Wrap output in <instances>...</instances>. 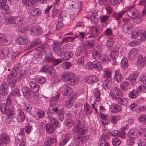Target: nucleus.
<instances>
[{"instance_id":"1","label":"nucleus","mask_w":146,"mask_h":146,"mask_svg":"<svg viewBox=\"0 0 146 146\" xmlns=\"http://www.w3.org/2000/svg\"><path fill=\"white\" fill-rule=\"evenodd\" d=\"M4 23L5 25H10L13 28H17L21 25L23 23V19L20 16H10L7 18L5 17L3 19Z\"/></svg>"},{"instance_id":"2","label":"nucleus","mask_w":146,"mask_h":146,"mask_svg":"<svg viewBox=\"0 0 146 146\" xmlns=\"http://www.w3.org/2000/svg\"><path fill=\"white\" fill-rule=\"evenodd\" d=\"M139 134L137 129L135 128L130 129L127 133V136L129 139L127 140V144L131 146L134 144L135 141L138 138Z\"/></svg>"},{"instance_id":"3","label":"nucleus","mask_w":146,"mask_h":146,"mask_svg":"<svg viewBox=\"0 0 146 146\" xmlns=\"http://www.w3.org/2000/svg\"><path fill=\"white\" fill-rule=\"evenodd\" d=\"M92 97L94 100V102L91 103L92 107L94 108L96 112L97 111L98 108V107L99 102L100 101V93L99 90L97 88H95L93 91Z\"/></svg>"},{"instance_id":"4","label":"nucleus","mask_w":146,"mask_h":146,"mask_svg":"<svg viewBox=\"0 0 146 146\" xmlns=\"http://www.w3.org/2000/svg\"><path fill=\"white\" fill-rule=\"evenodd\" d=\"M122 91L118 87L114 86L112 87L110 93V96L113 100H116L123 96Z\"/></svg>"},{"instance_id":"5","label":"nucleus","mask_w":146,"mask_h":146,"mask_svg":"<svg viewBox=\"0 0 146 146\" xmlns=\"http://www.w3.org/2000/svg\"><path fill=\"white\" fill-rule=\"evenodd\" d=\"M122 21L124 22L122 28L123 32L126 33L130 32L131 29L133 27V25L131 23L130 20L128 18H123Z\"/></svg>"},{"instance_id":"6","label":"nucleus","mask_w":146,"mask_h":146,"mask_svg":"<svg viewBox=\"0 0 146 146\" xmlns=\"http://www.w3.org/2000/svg\"><path fill=\"white\" fill-rule=\"evenodd\" d=\"M7 106L4 103L1 104V111L3 113L6 114L9 117L13 118L15 117L14 112L11 108H7Z\"/></svg>"},{"instance_id":"7","label":"nucleus","mask_w":146,"mask_h":146,"mask_svg":"<svg viewBox=\"0 0 146 146\" xmlns=\"http://www.w3.org/2000/svg\"><path fill=\"white\" fill-rule=\"evenodd\" d=\"M63 43L62 41L55 42L53 43L52 48L53 50L57 56L60 55L62 53L63 49L61 48L60 46Z\"/></svg>"},{"instance_id":"8","label":"nucleus","mask_w":146,"mask_h":146,"mask_svg":"<svg viewBox=\"0 0 146 146\" xmlns=\"http://www.w3.org/2000/svg\"><path fill=\"white\" fill-rule=\"evenodd\" d=\"M30 33L33 35H37L42 33V29L41 27L37 25L31 26L29 29Z\"/></svg>"},{"instance_id":"9","label":"nucleus","mask_w":146,"mask_h":146,"mask_svg":"<svg viewBox=\"0 0 146 146\" xmlns=\"http://www.w3.org/2000/svg\"><path fill=\"white\" fill-rule=\"evenodd\" d=\"M102 51V47L99 45L96 46L92 52V57L95 60H98Z\"/></svg>"},{"instance_id":"10","label":"nucleus","mask_w":146,"mask_h":146,"mask_svg":"<svg viewBox=\"0 0 146 146\" xmlns=\"http://www.w3.org/2000/svg\"><path fill=\"white\" fill-rule=\"evenodd\" d=\"M9 141V138L5 133H2L0 136V146H6Z\"/></svg>"},{"instance_id":"11","label":"nucleus","mask_w":146,"mask_h":146,"mask_svg":"<svg viewBox=\"0 0 146 146\" xmlns=\"http://www.w3.org/2000/svg\"><path fill=\"white\" fill-rule=\"evenodd\" d=\"M60 91L62 94L65 96H69L73 92L72 90L65 84L62 86Z\"/></svg>"},{"instance_id":"12","label":"nucleus","mask_w":146,"mask_h":146,"mask_svg":"<svg viewBox=\"0 0 146 146\" xmlns=\"http://www.w3.org/2000/svg\"><path fill=\"white\" fill-rule=\"evenodd\" d=\"M98 78L96 75H92L84 78V81L88 84H92L97 82L98 80Z\"/></svg>"},{"instance_id":"13","label":"nucleus","mask_w":146,"mask_h":146,"mask_svg":"<svg viewBox=\"0 0 146 146\" xmlns=\"http://www.w3.org/2000/svg\"><path fill=\"white\" fill-rule=\"evenodd\" d=\"M89 138L88 136L86 135L83 137H81L79 135H76L74 138V139L76 144H82L84 143L87 141Z\"/></svg>"},{"instance_id":"14","label":"nucleus","mask_w":146,"mask_h":146,"mask_svg":"<svg viewBox=\"0 0 146 146\" xmlns=\"http://www.w3.org/2000/svg\"><path fill=\"white\" fill-rule=\"evenodd\" d=\"M29 41V38L27 36H23L18 37L16 42L18 44L23 45L27 44Z\"/></svg>"},{"instance_id":"15","label":"nucleus","mask_w":146,"mask_h":146,"mask_svg":"<svg viewBox=\"0 0 146 146\" xmlns=\"http://www.w3.org/2000/svg\"><path fill=\"white\" fill-rule=\"evenodd\" d=\"M73 76V73L69 71L62 72L61 75V79L64 82L68 81L70 78Z\"/></svg>"},{"instance_id":"16","label":"nucleus","mask_w":146,"mask_h":146,"mask_svg":"<svg viewBox=\"0 0 146 146\" xmlns=\"http://www.w3.org/2000/svg\"><path fill=\"white\" fill-rule=\"evenodd\" d=\"M112 80L110 78H108L104 80L102 82L103 88L105 90L109 89L112 85Z\"/></svg>"},{"instance_id":"17","label":"nucleus","mask_w":146,"mask_h":146,"mask_svg":"<svg viewBox=\"0 0 146 146\" xmlns=\"http://www.w3.org/2000/svg\"><path fill=\"white\" fill-rule=\"evenodd\" d=\"M139 51L137 48H133L131 49L129 52V57L131 60H133L137 56Z\"/></svg>"},{"instance_id":"18","label":"nucleus","mask_w":146,"mask_h":146,"mask_svg":"<svg viewBox=\"0 0 146 146\" xmlns=\"http://www.w3.org/2000/svg\"><path fill=\"white\" fill-rule=\"evenodd\" d=\"M17 119L19 122H23L25 120V116L24 113L20 109H18L17 112Z\"/></svg>"},{"instance_id":"19","label":"nucleus","mask_w":146,"mask_h":146,"mask_svg":"<svg viewBox=\"0 0 146 146\" xmlns=\"http://www.w3.org/2000/svg\"><path fill=\"white\" fill-rule=\"evenodd\" d=\"M30 87L32 91L35 93L38 92L40 88L39 85L34 81H32L29 83Z\"/></svg>"},{"instance_id":"20","label":"nucleus","mask_w":146,"mask_h":146,"mask_svg":"<svg viewBox=\"0 0 146 146\" xmlns=\"http://www.w3.org/2000/svg\"><path fill=\"white\" fill-rule=\"evenodd\" d=\"M48 121L50 124L53 125V126H55V127H59L60 125V123L57 120L55 119L50 114L48 115Z\"/></svg>"},{"instance_id":"21","label":"nucleus","mask_w":146,"mask_h":146,"mask_svg":"<svg viewBox=\"0 0 146 146\" xmlns=\"http://www.w3.org/2000/svg\"><path fill=\"white\" fill-rule=\"evenodd\" d=\"M82 52L85 56H87L88 54L87 48L83 45L78 47L76 50V53L77 56H79Z\"/></svg>"},{"instance_id":"22","label":"nucleus","mask_w":146,"mask_h":146,"mask_svg":"<svg viewBox=\"0 0 146 146\" xmlns=\"http://www.w3.org/2000/svg\"><path fill=\"white\" fill-rule=\"evenodd\" d=\"M138 65L140 67H143L146 66V57H143L139 55L138 59Z\"/></svg>"},{"instance_id":"23","label":"nucleus","mask_w":146,"mask_h":146,"mask_svg":"<svg viewBox=\"0 0 146 146\" xmlns=\"http://www.w3.org/2000/svg\"><path fill=\"white\" fill-rule=\"evenodd\" d=\"M41 13V10L39 9L34 8L30 10L28 12L31 16H37L40 15Z\"/></svg>"},{"instance_id":"24","label":"nucleus","mask_w":146,"mask_h":146,"mask_svg":"<svg viewBox=\"0 0 146 146\" xmlns=\"http://www.w3.org/2000/svg\"><path fill=\"white\" fill-rule=\"evenodd\" d=\"M9 51L8 48L5 47L0 50V59H4L8 55Z\"/></svg>"},{"instance_id":"25","label":"nucleus","mask_w":146,"mask_h":146,"mask_svg":"<svg viewBox=\"0 0 146 146\" xmlns=\"http://www.w3.org/2000/svg\"><path fill=\"white\" fill-rule=\"evenodd\" d=\"M9 40L8 37L5 36L4 34L0 33V42L6 45L9 43Z\"/></svg>"},{"instance_id":"26","label":"nucleus","mask_w":146,"mask_h":146,"mask_svg":"<svg viewBox=\"0 0 146 146\" xmlns=\"http://www.w3.org/2000/svg\"><path fill=\"white\" fill-rule=\"evenodd\" d=\"M62 52L63 53L61 54L58 56L61 57L65 60H67L69 59L73 55L72 52L68 51L65 52L63 50H62Z\"/></svg>"},{"instance_id":"27","label":"nucleus","mask_w":146,"mask_h":146,"mask_svg":"<svg viewBox=\"0 0 146 146\" xmlns=\"http://www.w3.org/2000/svg\"><path fill=\"white\" fill-rule=\"evenodd\" d=\"M137 13V10L133 7L129 8L127 11V15L131 18Z\"/></svg>"},{"instance_id":"28","label":"nucleus","mask_w":146,"mask_h":146,"mask_svg":"<svg viewBox=\"0 0 146 146\" xmlns=\"http://www.w3.org/2000/svg\"><path fill=\"white\" fill-rule=\"evenodd\" d=\"M56 142V140L55 139L47 136L45 139L44 145L46 146H49Z\"/></svg>"},{"instance_id":"29","label":"nucleus","mask_w":146,"mask_h":146,"mask_svg":"<svg viewBox=\"0 0 146 146\" xmlns=\"http://www.w3.org/2000/svg\"><path fill=\"white\" fill-rule=\"evenodd\" d=\"M70 138V135L68 134H66L62 139L59 143V145L60 146H63L64 145L69 141Z\"/></svg>"},{"instance_id":"30","label":"nucleus","mask_w":146,"mask_h":146,"mask_svg":"<svg viewBox=\"0 0 146 146\" xmlns=\"http://www.w3.org/2000/svg\"><path fill=\"white\" fill-rule=\"evenodd\" d=\"M82 3L81 2L77 1H73L72 2L71 6L74 8L78 9L80 11L81 9Z\"/></svg>"},{"instance_id":"31","label":"nucleus","mask_w":146,"mask_h":146,"mask_svg":"<svg viewBox=\"0 0 146 146\" xmlns=\"http://www.w3.org/2000/svg\"><path fill=\"white\" fill-rule=\"evenodd\" d=\"M99 58V59H100L104 64H108L109 62V59L108 55L105 54H101Z\"/></svg>"},{"instance_id":"32","label":"nucleus","mask_w":146,"mask_h":146,"mask_svg":"<svg viewBox=\"0 0 146 146\" xmlns=\"http://www.w3.org/2000/svg\"><path fill=\"white\" fill-rule=\"evenodd\" d=\"M131 18L133 19V22L136 24L141 23L142 20L141 16L138 13Z\"/></svg>"},{"instance_id":"33","label":"nucleus","mask_w":146,"mask_h":146,"mask_svg":"<svg viewBox=\"0 0 146 146\" xmlns=\"http://www.w3.org/2000/svg\"><path fill=\"white\" fill-rule=\"evenodd\" d=\"M45 127L46 128V131L48 133H53L54 130V126H52L50 123H47L45 125Z\"/></svg>"},{"instance_id":"34","label":"nucleus","mask_w":146,"mask_h":146,"mask_svg":"<svg viewBox=\"0 0 146 146\" xmlns=\"http://www.w3.org/2000/svg\"><path fill=\"white\" fill-rule=\"evenodd\" d=\"M129 84L127 81L123 82L120 85V88L121 89L124 91H127L129 88Z\"/></svg>"},{"instance_id":"35","label":"nucleus","mask_w":146,"mask_h":146,"mask_svg":"<svg viewBox=\"0 0 146 146\" xmlns=\"http://www.w3.org/2000/svg\"><path fill=\"white\" fill-rule=\"evenodd\" d=\"M8 88V85L6 84L5 83L2 84L0 87V93L3 95L6 94Z\"/></svg>"},{"instance_id":"36","label":"nucleus","mask_w":146,"mask_h":146,"mask_svg":"<svg viewBox=\"0 0 146 146\" xmlns=\"http://www.w3.org/2000/svg\"><path fill=\"white\" fill-rule=\"evenodd\" d=\"M93 65L94 66L93 68L95 69L98 71L101 70L102 68L101 65L99 62L97 60H95L93 62Z\"/></svg>"},{"instance_id":"37","label":"nucleus","mask_w":146,"mask_h":146,"mask_svg":"<svg viewBox=\"0 0 146 146\" xmlns=\"http://www.w3.org/2000/svg\"><path fill=\"white\" fill-rule=\"evenodd\" d=\"M139 94L137 90L133 89L129 93L128 96L132 99L135 98L137 97Z\"/></svg>"},{"instance_id":"38","label":"nucleus","mask_w":146,"mask_h":146,"mask_svg":"<svg viewBox=\"0 0 146 146\" xmlns=\"http://www.w3.org/2000/svg\"><path fill=\"white\" fill-rule=\"evenodd\" d=\"M114 79L118 82H120L122 80L123 77L117 71H116L115 72Z\"/></svg>"},{"instance_id":"39","label":"nucleus","mask_w":146,"mask_h":146,"mask_svg":"<svg viewBox=\"0 0 146 146\" xmlns=\"http://www.w3.org/2000/svg\"><path fill=\"white\" fill-rule=\"evenodd\" d=\"M121 66L123 69L126 68L128 66V60L125 57L122 59L121 62Z\"/></svg>"},{"instance_id":"40","label":"nucleus","mask_w":146,"mask_h":146,"mask_svg":"<svg viewBox=\"0 0 146 146\" xmlns=\"http://www.w3.org/2000/svg\"><path fill=\"white\" fill-rule=\"evenodd\" d=\"M58 96H56L53 97L50 99V106H53L56 105L58 103Z\"/></svg>"},{"instance_id":"41","label":"nucleus","mask_w":146,"mask_h":146,"mask_svg":"<svg viewBox=\"0 0 146 146\" xmlns=\"http://www.w3.org/2000/svg\"><path fill=\"white\" fill-rule=\"evenodd\" d=\"M25 76V74H24V71L22 70L17 73L15 75V77L18 81H20Z\"/></svg>"},{"instance_id":"42","label":"nucleus","mask_w":146,"mask_h":146,"mask_svg":"<svg viewBox=\"0 0 146 146\" xmlns=\"http://www.w3.org/2000/svg\"><path fill=\"white\" fill-rule=\"evenodd\" d=\"M35 2V0H23L22 2L26 7H29L33 5Z\"/></svg>"},{"instance_id":"43","label":"nucleus","mask_w":146,"mask_h":146,"mask_svg":"<svg viewBox=\"0 0 146 146\" xmlns=\"http://www.w3.org/2000/svg\"><path fill=\"white\" fill-rule=\"evenodd\" d=\"M84 110L87 113L91 114L92 112V110L91 106L86 102L84 104Z\"/></svg>"},{"instance_id":"44","label":"nucleus","mask_w":146,"mask_h":146,"mask_svg":"<svg viewBox=\"0 0 146 146\" xmlns=\"http://www.w3.org/2000/svg\"><path fill=\"white\" fill-rule=\"evenodd\" d=\"M47 71L49 74L51 76H54L56 75L55 70L52 66H48L47 67Z\"/></svg>"},{"instance_id":"45","label":"nucleus","mask_w":146,"mask_h":146,"mask_svg":"<svg viewBox=\"0 0 146 146\" xmlns=\"http://www.w3.org/2000/svg\"><path fill=\"white\" fill-rule=\"evenodd\" d=\"M114 42V39L113 37H108L106 44L107 46L108 47L112 46Z\"/></svg>"},{"instance_id":"46","label":"nucleus","mask_w":146,"mask_h":146,"mask_svg":"<svg viewBox=\"0 0 146 146\" xmlns=\"http://www.w3.org/2000/svg\"><path fill=\"white\" fill-rule=\"evenodd\" d=\"M78 79L77 77L73 73V76H72L70 78L68 81L70 82V84L72 85H74L76 84L78 82Z\"/></svg>"},{"instance_id":"47","label":"nucleus","mask_w":146,"mask_h":146,"mask_svg":"<svg viewBox=\"0 0 146 146\" xmlns=\"http://www.w3.org/2000/svg\"><path fill=\"white\" fill-rule=\"evenodd\" d=\"M118 103L121 105H125L127 103L128 100L127 98H123L118 99Z\"/></svg>"},{"instance_id":"48","label":"nucleus","mask_w":146,"mask_h":146,"mask_svg":"<svg viewBox=\"0 0 146 146\" xmlns=\"http://www.w3.org/2000/svg\"><path fill=\"white\" fill-rule=\"evenodd\" d=\"M126 11H121L119 13H116L113 14V16L116 20H118L120 19L123 15L125 13Z\"/></svg>"},{"instance_id":"49","label":"nucleus","mask_w":146,"mask_h":146,"mask_svg":"<svg viewBox=\"0 0 146 146\" xmlns=\"http://www.w3.org/2000/svg\"><path fill=\"white\" fill-rule=\"evenodd\" d=\"M74 131L76 133L78 134V135H85L87 133V129H85L80 128L79 129L75 131V130H74Z\"/></svg>"},{"instance_id":"50","label":"nucleus","mask_w":146,"mask_h":146,"mask_svg":"<svg viewBox=\"0 0 146 146\" xmlns=\"http://www.w3.org/2000/svg\"><path fill=\"white\" fill-rule=\"evenodd\" d=\"M99 32H98V29L96 27H95L92 29V30L91 32V35L92 37H94L98 35Z\"/></svg>"},{"instance_id":"51","label":"nucleus","mask_w":146,"mask_h":146,"mask_svg":"<svg viewBox=\"0 0 146 146\" xmlns=\"http://www.w3.org/2000/svg\"><path fill=\"white\" fill-rule=\"evenodd\" d=\"M65 123L67 126L69 128L73 125L74 123L73 120L70 118H68L65 120Z\"/></svg>"},{"instance_id":"52","label":"nucleus","mask_w":146,"mask_h":146,"mask_svg":"<svg viewBox=\"0 0 146 146\" xmlns=\"http://www.w3.org/2000/svg\"><path fill=\"white\" fill-rule=\"evenodd\" d=\"M122 108L116 104L113 105V106L112 111L113 112L117 113L119 112L121 110Z\"/></svg>"},{"instance_id":"53","label":"nucleus","mask_w":146,"mask_h":146,"mask_svg":"<svg viewBox=\"0 0 146 146\" xmlns=\"http://www.w3.org/2000/svg\"><path fill=\"white\" fill-rule=\"evenodd\" d=\"M76 64L79 66H82L83 65L84 62V56H82L76 60Z\"/></svg>"},{"instance_id":"54","label":"nucleus","mask_w":146,"mask_h":146,"mask_svg":"<svg viewBox=\"0 0 146 146\" xmlns=\"http://www.w3.org/2000/svg\"><path fill=\"white\" fill-rule=\"evenodd\" d=\"M105 137L104 135L102 134L101 135L99 140L98 142V144L100 146H104L105 141Z\"/></svg>"},{"instance_id":"55","label":"nucleus","mask_w":146,"mask_h":146,"mask_svg":"<svg viewBox=\"0 0 146 146\" xmlns=\"http://www.w3.org/2000/svg\"><path fill=\"white\" fill-rule=\"evenodd\" d=\"M110 55L111 58L113 60H115L118 57V52L117 50H112L110 54Z\"/></svg>"},{"instance_id":"56","label":"nucleus","mask_w":146,"mask_h":146,"mask_svg":"<svg viewBox=\"0 0 146 146\" xmlns=\"http://www.w3.org/2000/svg\"><path fill=\"white\" fill-rule=\"evenodd\" d=\"M140 135L144 139H146V129L144 128H141L139 130Z\"/></svg>"},{"instance_id":"57","label":"nucleus","mask_w":146,"mask_h":146,"mask_svg":"<svg viewBox=\"0 0 146 146\" xmlns=\"http://www.w3.org/2000/svg\"><path fill=\"white\" fill-rule=\"evenodd\" d=\"M139 39H137L134 41H131L129 44V45L133 47L141 43V41Z\"/></svg>"},{"instance_id":"58","label":"nucleus","mask_w":146,"mask_h":146,"mask_svg":"<svg viewBox=\"0 0 146 146\" xmlns=\"http://www.w3.org/2000/svg\"><path fill=\"white\" fill-rule=\"evenodd\" d=\"M57 115L60 116L59 119L60 121H62L64 119V110L61 108L59 110L57 113Z\"/></svg>"},{"instance_id":"59","label":"nucleus","mask_w":146,"mask_h":146,"mask_svg":"<svg viewBox=\"0 0 146 146\" xmlns=\"http://www.w3.org/2000/svg\"><path fill=\"white\" fill-rule=\"evenodd\" d=\"M41 42L40 40L38 38L35 39L34 42L30 45V48H31L35 46L40 44Z\"/></svg>"},{"instance_id":"60","label":"nucleus","mask_w":146,"mask_h":146,"mask_svg":"<svg viewBox=\"0 0 146 146\" xmlns=\"http://www.w3.org/2000/svg\"><path fill=\"white\" fill-rule=\"evenodd\" d=\"M121 141L119 138H114L112 140V143L113 145L115 146H118L121 143Z\"/></svg>"},{"instance_id":"61","label":"nucleus","mask_w":146,"mask_h":146,"mask_svg":"<svg viewBox=\"0 0 146 146\" xmlns=\"http://www.w3.org/2000/svg\"><path fill=\"white\" fill-rule=\"evenodd\" d=\"M138 120L141 123L146 125V115H141L139 118Z\"/></svg>"},{"instance_id":"62","label":"nucleus","mask_w":146,"mask_h":146,"mask_svg":"<svg viewBox=\"0 0 146 146\" xmlns=\"http://www.w3.org/2000/svg\"><path fill=\"white\" fill-rule=\"evenodd\" d=\"M111 71L108 69H106L104 70V77L108 78H110L111 76Z\"/></svg>"},{"instance_id":"63","label":"nucleus","mask_w":146,"mask_h":146,"mask_svg":"<svg viewBox=\"0 0 146 146\" xmlns=\"http://www.w3.org/2000/svg\"><path fill=\"white\" fill-rule=\"evenodd\" d=\"M25 129L27 133H29L32 130V126L30 124H28L25 126Z\"/></svg>"},{"instance_id":"64","label":"nucleus","mask_w":146,"mask_h":146,"mask_svg":"<svg viewBox=\"0 0 146 146\" xmlns=\"http://www.w3.org/2000/svg\"><path fill=\"white\" fill-rule=\"evenodd\" d=\"M54 57L51 55L47 54L45 56V61L50 62H52L54 60Z\"/></svg>"}]
</instances>
